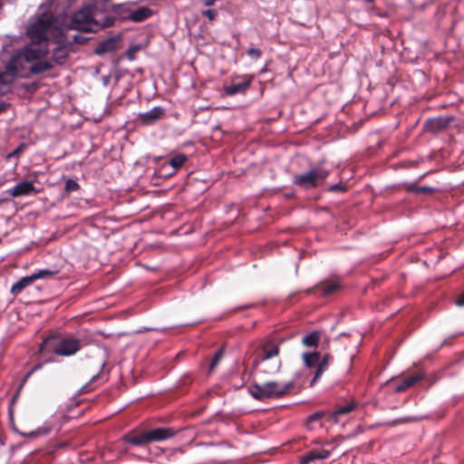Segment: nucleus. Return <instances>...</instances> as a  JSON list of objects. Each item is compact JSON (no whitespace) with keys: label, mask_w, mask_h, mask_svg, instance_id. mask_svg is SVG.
<instances>
[{"label":"nucleus","mask_w":464,"mask_h":464,"mask_svg":"<svg viewBox=\"0 0 464 464\" xmlns=\"http://www.w3.org/2000/svg\"><path fill=\"white\" fill-rule=\"evenodd\" d=\"M99 14V9L95 5L83 6L72 14L68 28L80 32L96 33L114 24L113 16L106 15L100 19Z\"/></svg>","instance_id":"obj_1"},{"label":"nucleus","mask_w":464,"mask_h":464,"mask_svg":"<svg viewBox=\"0 0 464 464\" xmlns=\"http://www.w3.org/2000/svg\"><path fill=\"white\" fill-rule=\"evenodd\" d=\"M280 345L274 341H265L256 351L253 367L258 373L273 375L281 368Z\"/></svg>","instance_id":"obj_2"},{"label":"nucleus","mask_w":464,"mask_h":464,"mask_svg":"<svg viewBox=\"0 0 464 464\" xmlns=\"http://www.w3.org/2000/svg\"><path fill=\"white\" fill-rule=\"evenodd\" d=\"M293 388L294 381L285 382H267L263 384H252L249 387V392L255 399L264 401L266 399L283 397L288 394Z\"/></svg>","instance_id":"obj_3"},{"label":"nucleus","mask_w":464,"mask_h":464,"mask_svg":"<svg viewBox=\"0 0 464 464\" xmlns=\"http://www.w3.org/2000/svg\"><path fill=\"white\" fill-rule=\"evenodd\" d=\"M46 347H50L56 355L68 357L75 354L82 347V343L72 336L59 340L47 338L44 340L40 351L43 352Z\"/></svg>","instance_id":"obj_4"},{"label":"nucleus","mask_w":464,"mask_h":464,"mask_svg":"<svg viewBox=\"0 0 464 464\" xmlns=\"http://www.w3.org/2000/svg\"><path fill=\"white\" fill-rule=\"evenodd\" d=\"M173 435L174 431L171 429L157 428L141 433L126 435L122 440L131 445L144 446L150 442L168 440Z\"/></svg>","instance_id":"obj_5"},{"label":"nucleus","mask_w":464,"mask_h":464,"mask_svg":"<svg viewBox=\"0 0 464 464\" xmlns=\"http://www.w3.org/2000/svg\"><path fill=\"white\" fill-rule=\"evenodd\" d=\"M23 55L20 52L14 53L5 65V70L0 72V85L5 89H9V85L13 82L14 79L22 74L26 69L28 61L22 59Z\"/></svg>","instance_id":"obj_6"},{"label":"nucleus","mask_w":464,"mask_h":464,"mask_svg":"<svg viewBox=\"0 0 464 464\" xmlns=\"http://www.w3.org/2000/svg\"><path fill=\"white\" fill-rule=\"evenodd\" d=\"M329 175V170L318 167L307 172L295 176L294 183L303 188L309 189L320 186Z\"/></svg>","instance_id":"obj_7"},{"label":"nucleus","mask_w":464,"mask_h":464,"mask_svg":"<svg viewBox=\"0 0 464 464\" xmlns=\"http://www.w3.org/2000/svg\"><path fill=\"white\" fill-rule=\"evenodd\" d=\"M254 80L253 75L244 74L235 77L230 83L224 84V93L227 96L246 93Z\"/></svg>","instance_id":"obj_8"},{"label":"nucleus","mask_w":464,"mask_h":464,"mask_svg":"<svg viewBox=\"0 0 464 464\" xmlns=\"http://www.w3.org/2000/svg\"><path fill=\"white\" fill-rule=\"evenodd\" d=\"M118 37H110L100 42L94 50L97 55H102L108 53H112L118 49Z\"/></svg>","instance_id":"obj_9"},{"label":"nucleus","mask_w":464,"mask_h":464,"mask_svg":"<svg viewBox=\"0 0 464 464\" xmlns=\"http://www.w3.org/2000/svg\"><path fill=\"white\" fill-rule=\"evenodd\" d=\"M34 191V186L33 182L30 181H23L16 184L14 187L8 190V194L13 198H17L21 196L29 195Z\"/></svg>","instance_id":"obj_10"},{"label":"nucleus","mask_w":464,"mask_h":464,"mask_svg":"<svg viewBox=\"0 0 464 464\" xmlns=\"http://www.w3.org/2000/svg\"><path fill=\"white\" fill-rule=\"evenodd\" d=\"M330 456V450H312L307 451L300 459L301 464H308L317 459H325Z\"/></svg>","instance_id":"obj_11"},{"label":"nucleus","mask_w":464,"mask_h":464,"mask_svg":"<svg viewBox=\"0 0 464 464\" xmlns=\"http://www.w3.org/2000/svg\"><path fill=\"white\" fill-rule=\"evenodd\" d=\"M152 14V10L149 7H139L138 9L130 12L128 19L135 23H140L150 18Z\"/></svg>","instance_id":"obj_12"},{"label":"nucleus","mask_w":464,"mask_h":464,"mask_svg":"<svg viewBox=\"0 0 464 464\" xmlns=\"http://www.w3.org/2000/svg\"><path fill=\"white\" fill-rule=\"evenodd\" d=\"M423 379V374L420 372L414 373L411 376L405 377L396 387L397 392H401L412 387L415 383Z\"/></svg>","instance_id":"obj_13"},{"label":"nucleus","mask_w":464,"mask_h":464,"mask_svg":"<svg viewBox=\"0 0 464 464\" xmlns=\"http://www.w3.org/2000/svg\"><path fill=\"white\" fill-rule=\"evenodd\" d=\"M19 52L23 55L22 59L28 61V63L38 61L45 54V52L41 48L25 47Z\"/></svg>","instance_id":"obj_14"},{"label":"nucleus","mask_w":464,"mask_h":464,"mask_svg":"<svg viewBox=\"0 0 464 464\" xmlns=\"http://www.w3.org/2000/svg\"><path fill=\"white\" fill-rule=\"evenodd\" d=\"M449 122V118H429L425 122V129L430 131H438L444 129Z\"/></svg>","instance_id":"obj_15"},{"label":"nucleus","mask_w":464,"mask_h":464,"mask_svg":"<svg viewBox=\"0 0 464 464\" xmlns=\"http://www.w3.org/2000/svg\"><path fill=\"white\" fill-rule=\"evenodd\" d=\"M341 287V284L337 280L327 281L321 284L318 287V291L324 295H332L338 291Z\"/></svg>","instance_id":"obj_16"},{"label":"nucleus","mask_w":464,"mask_h":464,"mask_svg":"<svg viewBox=\"0 0 464 464\" xmlns=\"http://www.w3.org/2000/svg\"><path fill=\"white\" fill-rule=\"evenodd\" d=\"M34 280L33 279L32 275L28 276H24L21 278L18 282L13 285L11 288V293L14 295H19L25 287L33 284Z\"/></svg>","instance_id":"obj_17"},{"label":"nucleus","mask_w":464,"mask_h":464,"mask_svg":"<svg viewBox=\"0 0 464 464\" xmlns=\"http://www.w3.org/2000/svg\"><path fill=\"white\" fill-rule=\"evenodd\" d=\"M53 64L50 62L35 61L30 67L29 71L33 74H40L51 70Z\"/></svg>","instance_id":"obj_18"},{"label":"nucleus","mask_w":464,"mask_h":464,"mask_svg":"<svg viewBox=\"0 0 464 464\" xmlns=\"http://www.w3.org/2000/svg\"><path fill=\"white\" fill-rule=\"evenodd\" d=\"M320 339L318 332H313L302 339V343L306 347H316Z\"/></svg>","instance_id":"obj_19"},{"label":"nucleus","mask_w":464,"mask_h":464,"mask_svg":"<svg viewBox=\"0 0 464 464\" xmlns=\"http://www.w3.org/2000/svg\"><path fill=\"white\" fill-rule=\"evenodd\" d=\"M187 160H188V157L185 154L178 153L169 159V164L174 169H178L181 168Z\"/></svg>","instance_id":"obj_20"},{"label":"nucleus","mask_w":464,"mask_h":464,"mask_svg":"<svg viewBox=\"0 0 464 464\" xmlns=\"http://www.w3.org/2000/svg\"><path fill=\"white\" fill-rule=\"evenodd\" d=\"M302 357H303L304 364L308 368L316 366L319 362V353H304Z\"/></svg>","instance_id":"obj_21"},{"label":"nucleus","mask_w":464,"mask_h":464,"mask_svg":"<svg viewBox=\"0 0 464 464\" xmlns=\"http://www.w3.org/2000/svg\"><path fill=\"white\" fill-rule=\"evenodd\" d=\"M329 360H330V355L329 354H325L324 356V358L322 359V361L318 364L315 375H314V379L311 382V385H314V383L317 381V379L326 370V368L328 367Z\"/></svg>","instance_id":"obj_22"},{"label":"nucleus","mask_w":464,"mask_h":464,"mask_svg":"<svg viewBox=\"0 0 464 464\" xmlns=\"http://www.w3.org/2000/svg\"><path fill=\"white\" fill-rule=\"evenodd\" d=\"M51 430H52V427L50 425L44 424V426L39 427L35 430L31 431L28 434V436L33 437V438L45 436V435L49 434L51 432Z\"/></svg>","instance_id":"obj_23"},{"label":"nucleus","mask_w":464,"mask_h":464,"mask_svg":"<svg viewBox=\"0 0 464 464\" xmlns=\"http://www.w3.org/2000/svg\"><path fill=\"white\" fill-rule=\"evenodd\" d=\"M354 406L353 404H348V405H345V406H343V407H340L338 408L334 413H333V418L334 419V420L336 421L337 420V417L339 415H343V414H346L350 411H352L353 410Z\"/></svg>","instance_id":"obj_24"},{"label":"nucleus","mask_w":464,"mask_h":464,"mask_svg":"<svg viewBox=\"0 0 464 464\" xmlns=\"http://www.w3.org/2000/svg\"><path fill=\"white\" fill-rule=\"evenodd\" d=\"M56 273H57L56 271H53V270H49V269H43V270H40V271H38L36 273L32 274V276H33V279L35 281L37 279H41V278H44V277H46V276H53Z\"/></svg>","instance_id":"obj_25"},{"label":"nucleus","mask_w":464,"mask_h":464,"mask_svg":"<svg viewBox=\"0 0 464 464\" xmlns=\"http://www.w3.org/2000/svg\"><path fill=\"white\" fill-rule=\"evenodd\" d=\"M47 27H48V24L44 20L39 19L38 23H37V25L34 26L32 29V32H34V29H36L37 30V36L39 38H41V37H43L44 33V31L46 30Z\"/></svg>","instance_id":"obj_26"},{"label":"nucleus","mask_w":464,"mask_h":464,"mask_svg":"<svg viewBox=\"0 0 464 464\" xmlns=\"http://www.w3.org/2000/svg\"><path fill=\"white\" fill-rule=\"evenodd\" d=\"M165 114V110L162 107H154L150 111L145 113H140L139 116H163Z\"/></svg>","instance_id":"obj_27"},{"label":"nucleus","mask_w":464,"mask_h":464,"mask_svg":"<svg viewBox=\"0 0 464 464\" xmlns=\"http://www.w3.org/2000/svg\"><path fill=\"white\" fill-rule=\"evenodd\" d=\"M201 15L207 17L209 22H213L218 17V11L215 9H207L201 12Z\"/></svg>","instance_id":"obj_28"},{"label":"nucleus","mask_w":464,"mask_h":464,"mask_svg":"<svg viewBox=\"0 0 464 464\" xmlns=\"http://www.w3.org/2000/svg\"><path fill=\"white\" fill-rule=\"evenodd\" d=\"M407 190L411 192H416V193H426L428 191H430L431 188L429 187H416L414 185H409L407 187Z\"/></svg>","instance_id":"obj_29"},{"label":"nucleus","mask_w":464,"mask_h":464,"mask_svg":"<svg viewBox=\"0 0 464 464\" xmlns=\"http://www.w3.org/2000/svg\"><path fill=\"white\" fill-rule=\"evenodd\" d=\"M222 357H223V350H218L216 353V354H215V356H214V358H213V360H212V362L210 363V366H209L210 371L215 369V367L218 364V362H220Z\"/></svg>","instance_id":"obj_30"},{"label":"nucleus","mask_w":464,"mask_h":464,"mask_svg":"<svg viewBox=\"0 0 464 464\" xmlns=\"http://www.w3.org/2000/svg\"><path fill=\"white\" fill-rule=\"evenodd\" d=\"M66 57V53L64 50L62 48H57L53 53V59L56 61V63H61L60 60H63Z\"/></svg>","instance_id":"obj_31"},{"label":"nucleus","mask_w":464,"mask_h":464,"mask_svg":"<svg viewBox=\"0 0 464 464\" xmlns=\"http://www.w3.org/2000/svg\"><path fill=\"white\" fill-rule=\"evenodd\" d=\"M25 148L26 145L24 143H21L14 151L7 155V159L19 157V155L25 150Z\"/></svg>","instance_id":"obj_32"},{"label":"nucleus","mask_w":464,"mask_h":464,"mask_svg":"<svg viewBox=\"0 0 464 464\" xmlns=\"http://www.w3.org/2000/svg\"><path fill=\"white\" fill-rule=\"evenodd\" d=\"M246 53L248 56H250L251 58L255 59V60H257L261 57L262 55V51L258 48H250L246 51Z\"/></svg>","instance_id":"obj_33"},{"label":"nucleus","mask_w":464,"mask_h":464,"mask_svg":"<svg viewBox=\"0 0 464 464\" xmlns=\"http://www.w3.org/2000/svg\"><path fill=\"white\" fill-rule=\"evenodd\" d=\"M79 188V185L72 179H68L65 183V189L67 191H75Z\"/></svg>","instance_id":"obj_34"},{"label":"nucleus","mask_w":464,"mask_h":464,"mask_svg":"<svg viewBox=\"0 0 464 464\" xmlns=\"http://www.w3.org/2000/svg\"><path fill=\"white\" fill-rule=\"evenodd\" d=\"M323 416V413L322 412H316V413H314L313 415H311L308 419V425L313 422V421H316V420H319Z\"/></svg>","instance_id":"obj_35"},{"label":"nucleus","mask_w":464,"mask_h":464,"mask_svg":"<svg viewBox=\"0 0 464 464\" xmlns=\"http://www.w3.org/2000/svg\"><path fill=\"white\" fill-rule=\"evenodd\" d=\"M41 367V363L35 365L29 372H27V374L25 375V380L28 379L35 371L39 370Z\"/></svg>","instance_id":"obj_36"},{"label":"nucleus","mask_w":464,"mask_h":464,"mask_svg":"<svg viewBox=\"0 0 464 464\" xmlns=\"http://www.w3.org/2000/svg\"><path fill=\"white\" fill-rule=\"evenodd\" d=\"M456 304L458 306H464V292L459 295V297L456 300Z\"/></svg>","instance_id":"obj_37"},{"label":"nucleus","mask_w":464,"mask_h":464,"mask_svg":"<svg viewBox=\"0 0 464 464\" xmlns=\"http://www.w3.org/2000/svg\"><path fill=\"white\" fill-rule=\"evenodd\" d=\"M119 9H124L125 11H127V9L125 8V5H112V11L114 13H120L118 10Z\"/></svg>","instance_id":"obj_38"},{"label":"nucleus","mask_w":464,"mask_h":464,"mask_svg":"<svg viewBox=\"0 0 464 464\" xmlns=\"http://www.w3.org/2000/svg\"><path fill=\"white\" fill-rule=\"evenodd\" d=\"M73 41L77 44H82V43H83V38L79 35H74Z\"/></svg>","instance_id":"obj_39"},{"label":"nucleus","mask_w":464,"mask_h":464,"mask_svg":"<svg viewBox=\"0 0 464 464\" xmlns=\"http://www.w3.org/2000/svg\"><path fill=\"white\" fill-rule=\"evenodd\" d=\"M8 105L5 104V103H0V113H3V112H5V108L7 107Z\"/></svg>","instance_id":"obj_40"},{"label":"nucleus","mask_w":464,"mask_h":464,"mask_svg":"<svg viewBox=\"0 0 464 464\" xmlns=\"http://www.w3.org/2000/svg\"><path fill=\"white\" fill-rule=\"evenodd\" d=\"M156 118H150V117H148V118H144V123L145 124H150V122H152L153 120H155Z\"/></svg>","instance_id":"obj_41"},{"label":"nucleus","mask_w":464,"mask_h":464,"mask_svg":"<svg viewBox=\"0 0 464 464\" xmlns=\"http://www.w3.org/2000/svg\"><path fill=\"white\" fill-rule=\"evenodd\" d=\"M341 189V187L339 185H334L331 187V190L332 191H336V190H339Z\"/></svg>","instance_id":"obj_42"},{"label":"nucleus","mask_w":464,"mask_h":464,"mask_svg":"<svg viewBox=\"0 0 464 464\" xmlns=\"http://www.w3.org/2000/svg\"><path fill=\"white\" fill-rule=\"evenodd\" d=\"M375 0H365L366 3L371 4L373 3Z\"/></svg>","instance_id":"obj_43"},{"label":"nucleus","mask_w":464,"mask_h":464,"mask_svg":"<svg viewBox=\"0 0 464 464\" xmlns=\"http://www.w3.org/2000/svg\"><path fill=\"white\" fill-rule=\"evenodd\" d=\"M102 2H104V3H108V2H110L111 0H102Z\"/></svg>","instance_id":"obj_44"}]
</instances>
